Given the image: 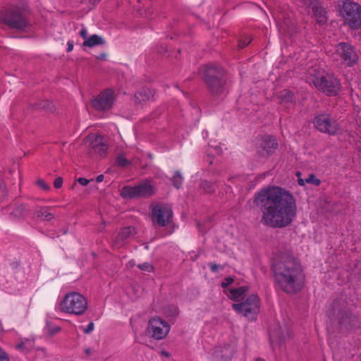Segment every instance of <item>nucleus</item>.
Returning <instances> with one entry per match:
<instances>
[{"label": "nucleus", "instance_id": "f257e3e1", "mask_svg": "<svg viewBox=\"0 0 361 361\" xmlns=\"http://www.w3.org/2000/svg\"><path fill=\"white\" fill-rule=\"evenodd\" d=\"M254 205L261 212V222L274 228L291 224L297 214L296 201L290 192L279 186H268L256 192Z\"/></svg>", "mask_w": 361, "mask_h": 361}, {"label": "nucleus", "instance_id": "f03ea898", "mask_svg": "<svg viewBox=\"0 0 361 361\" xmlns=\"http://www.w3.org/2000/svg\"><path fill=\"white\" fill-rule=\"evenodd\" d=\"M274 278L280 288L287 293L301 290L304 274L299 261L289 251L281 253L272 264Z\"/></svg>", "mask_w": 361, "mask_h": 361}, {"label": "nucleus", "instance_id": "7ed1b4c3", "mask_svg": "<svg viewBox=\"0 0 361 361\" xmlns=\"http://www.w3.org/2000/svg\"><path fill=\"white\" fill-rule=\"evenodd\" d=\"M328 317L337 324L342 334L355 331L360 329L361 322L358 315L348 307L345 299L338 298L332 301L326 312Z\"/></svg>", "mask_w": 361, "mask_h": 361}, {"label": "nucleus", "instance_id": "20e7f679", "mask_svg": "<svg viewBox=\"0 0 361 361\" xmlns=\"http://www.w3.org/2000/svg\"><path fill=\"white\" fill-rule=\"evenodd\" d=\"M200 72L209 92L214 97H219L226 92L228 77L226 71L222 67L208 63L201 67Z\"/></svg>", "mask_w": 361, "mask_h": 361}, {"label": "nucleus", "instance_id": "39448f33", "mask_svg": "<svg viewBox=\"0 0 361 361\" xmlns=\"http://www.w3.org/2000/svg\"><path fill=\"white\" fill-rule=\"evenodd\" d=\"M311 82L314 87L328 97L336 96L341 90V83L334 75L324 70L312 68L309 71Z\"/></svg>", "mask_w": 361, "mask_h": 361}, {"label": "nucleus", "instance_id": "423d86ee", "mask_svg": "<svg viewBox=\"0 0 361 361\" xmlns=\"http://www.w3.org/2000/svg\"><path fill=\"white\" fill-rule=\"evenodd\" d=\"M27 11V6L8 8L0 12V20L11 29L24 31L30 25Z\"/></svg>", "mask_w": 361, "mask_h": 361}, {"label": "nucleus", "instance_id": "0eeeda50", "mask_svg": "<svg viewBox=\"0 0 361 361\" xmlns=\"http://www.w3.org/2000/svg\"><path fill=\"white\" fill-rule=\"evenodd\" d=\"M343 23L351 30H357L361 28V6L350 0L343 1L339 10Z\"/></svg>", "mask_w": 361, "mask_h": 361}, {"label": "nucleus", "instance_id": "6e6552de", "mask_svg": "<svg viewBox=\"0 0 361 361\" xmlns=\"http://www.w3.org/2000/svg\"><path fill=\"white\" fill-rule=\"evenodd\" d=\"M87 301L80 293H71L67 294L61 302V310L63 312L82 314L87 309Z\"/></svg>", "mask_w": 361, "mask_h": 361}, {"label": "nucleus", "instance_id": "1a4fd4ad", "mask_svg": "<svg viewBox=\"0 0 361 361\" xmlns=\"http://www.w3.org/2000/svg\"><path fill=\"white\" fill-rule=\"evenodd\" d=\"M232 307L249 319H253L259 311V298L256 294H252L244 302L233 304Z\"/></svg>", "mask_w": 361, "mask_h": 361}, {"label": "nucleus", "instance_id": "9d476101", "mask_svg": "<svg viewBox=\"0 0 361 361\" xmlns=\"http://www.w3.org/2000/svg\"><path fill=\"white\" fill-rule=\"evenodd\" d=\"M314 126L320 132L335 135L340 129L337 121L333 119L329 114H322L315 116L313 120Z\"/></svg>", "mask_w": 361, "mask_h": 361}, {"label": "nucleus", "instance_id": "9b49d317", "mask_svg": "<svg viewBox=\"0 0 361 361\" xmlns=\"http://www.w3.org/2000/svg\"><path fill=\"white\" fill-rule=\"evenodd\" d=\"M336 51L343 63L349 67L355 65L359 59L354 46L348 42H340L337 44Z\"/></svg>", "mask_w": 361, "mask_h": 361}, {"label": "nucleus", "instance_id": "f8f14e48", "mask_svg": "<svg viewBox=\"0 0 361 361\" xmlns=\"http://www.w3.org/2000/svg\"><path fill=\"white\" fill-rule=\"evenodd\" d=\"M114 102V92L110 90L106 89L96 97L91 99V105L92 108L98 111H105L109 110Z\"/></svg>", "mask_w": 361, "mask_h": 361}, {"label": "nucleus", "instance_id": "ddd939ff", "mask_svg": "<svg viewBox=\"0 0 361 361\" xmlns=\"http://www.w3.org/2000/svg\"><path fill=\"white\" fill-rule=\"evenodd\" d=\"M148 325L149 333L157 340L165 338L170 331L169 324L159 317L151 319Z\"/></svg>", "mask_w": 361, "mask_h": 361}, {"label": "nucleus", "instance_id": "4468645a", "mask_svg": "<svg viewBox=\"0 0 361 361\" xmlns=\"http://www.w3.org/2000/svg\"><path fill=\"white\" fill-rule=\"evenodd\" d=\"M153 220L160 226H166L172 216L171 209L166 206L156 205L152 209Z\"/></svg>", "mask_w": 361, "mask_h": 361}, {"label": "nucleus", "instance_id": "2eb2a0df", "mask_svg": "<svg viewBox=\"0 0 361 361\" xmlns=\"http://www.w3.org/2000/svg\"><path fill=\"white\" fill-rule=\"evenodd\" d=\"M108 146L104 142V137L96 135L90 142L88 154L91 156L97 155L99 158L104 157L107 153Z\"/></svg>", "mask_w": 361, "mask_h": 361}, {"label": "nucleus", "instance_id": "dca6fc26", "mask_svg": "<svg viewBox=\"0 0 361 361\" xmlns=\"http://www.w3.org/2000/svg\"><path fill=\"white\" fill-rule=\"evenodd\" d=\"M277 147L278 143L274 137H266L262 140L257 146V154L260 157H268L274 152Z\"/></svg>", "mask_w": 361, "mask_h": 361}, {"label": "nucleus", "instance_id": "f3484780", "mask_svg": "<svg viewBox=\"0 0 361 361\" xmlns=\"http://www.w3.org/2000/svg\"><path fill=\"white\" fill-rule=\"evenodd\" d=\"M155 192L154 187L148 179L143 180L137 185V197L148 198Z\"/></svg>", "mask_w": 361, "mask_h": 361}, {"label": "nucleus", "instance_id": "a211bd4d", "mask_svg": "<svg viewBox=\"0 0 361 361\" xmlns=\"http://www.w3.org/2000/svg\"><path fill=\"white\" fill-rule=\"evenodd\" d=\"M312 12L317 23L324 25L326 23L327 12L320 1L312 7Z\"/></svg>", "mask_w": 361, "mask_h": 361}, {"label": "nucleus", "instance_id": "6ab92c4d", "mask_svg": "<svg viewBox=\"0 0 361 361\" xmlns=\"http://www.w3.org/2000/svg\"><path fill=\"white\" fill-rule=\"evenodd\" d=\"M131 230H135L133 226H128L123 228L115 237L113 241V246L116 248H119L123 246L126 240L130 236L131 233Z\"/></svg>", "mask_w": 361, "mask_h": 361}, {"label": "nucleus", "instance_id": "aec40b11", "mask_svg": "<svg viewBox=\"0 0 361 361\" xmlns=\"http://www.w3.org/2000/svg\"><path fill=\"white\" fill-rule=\"evenodd\" d=\"M32 109H42L47 112L53 113L56 111V106L49 100H43L30 105Z\"/></svg>", "mask_w": 361, "mask_h": 361}, {"label": "nucleus", "instance_id": "412c9836", "mask_svg": "<svg viewBox=\"0 0 361 361\" xmlns=\"http://www.w3.org/2000/svg\"><path fill=\"white\" fill-rule=\"evenodd\" d=\"M279 99L281 103L284 104L295 103V99L293 92L288 90H283L280 92Z\"/></svg>", "mask_w": 361, "mask_h": 361}, {"label": "nucleus", "instance_id": "4be33fe9", "mask_svg": "<svg viewBox=\"0 0 361 361\" xmlns=\"http://www.w3.org/2000/svg\"><path fill=\"white\" fill-rule=\"evenodd\" d=\"M29 212L30 210L26 208L25 204H17L11 212V216L16 219H23Z\"/></svg>", "mask_w": 361, "mask_h": 361}, {"label": "nucleus", "instance_id": "5701e85b", "mask_svg": "<svg viewBox=\"0 0 361 361\" xmlns=\"http://www.w3.org/2000/svg\"><path fill=\"white\" fill-rule=\"evenodd\" d=\"M105 41L102 37L97 35H91L88 39L84 41V47H93L97 45L104 44Z\"/></svg>", "mask_w": 361, "mask_h": 361}, {"label": "nucleus", "instance_id": "b1692460", "mask_svg": "<svg viewBox=\"0 0 361 361\" xmlns=\"http://www.w3.org/2000/svg\"><path fill=\"white\" fill-rule=\"evenodd\" d=\"M154 94V91L153 90H151L147 87H142L139 90L140 98L137 97V99H139L140 102H145L153 97Z\"/></svg>", "mask_w": 361, "mask_h": 361}, {"label": "nucleus", "instance_id": "393cba45", "mask_svg": "<svg viewBox=\"0 0 361 361\" xmlns=\"http://www.w3.org/2000/svg\"><path fill=\"white\" fill-rule=\"evenodd\" d=\"M121 195L125 200L133 199L135 197V186L126 185L122 188Z\"/></svg>", "mask_w": 361, "mask_h": 361}, {"label": "nucleus", "instance_id": "a878e982", "mask_svg": "<svg viewBox=\"0 0 361 361\" xmlns=\"http://www.w3.org/2000/svg\"><path fill=\"white\" fill-rule=\"evenodd\" d=\"M249 289L247 286H243L237 288H232L230 290L231 294V298L233 300H238L239 298L246 293Z\"/></svg>", "mask_w": 361, "mask_h": 361}, {"label": "nucleus", "instance_id": "bb28decb", "mask_svg": "<svg viewBox=\"0 0 361 361\" xmlns=\"http://www.w3.org/2000/svg\"><path fill=\"white\" fill-rule=\"evenodd\" d=\"M130 161L127 159L122 154H118L116 158V164L118 167L126 168L130 164Z\"/></svg>", "mask_w": 361, "mask_h": 361}, {"label": "nucleus", "instance_id": "cd10ccee", "mask_svg": "<svg viewBox=\"0 0 361 361\" xmlns=\"http://www.w3.org/2000/svg\"><path fill=\"white\" fill-rule=\"evenodd\" d=\"M200 188L207 193L214 191V185L207 180H202L200 183Z\"/></svg>", "mask_w": 361, "mask_h": 361}, {"label": "nucleus", "instance_id": "c85d7f7f", "mask_svg": "<svg viewBox=\"0 0 361 361\" xmlns=\"http://www.w3.org/2000/svg\"><path fill=\"white\" fill-rule=\"evenodd\" d=\"M306 183H310L315 186H318L321 183V180L316 177L314 173H310L308 176V178H305Z\"/></svg>", "mask_w": 361, "mask_h": 361}, {"label": "nucleus", "instance_id": "c756f323", "mask_svg": "<svg viewBox=\"0 0 361 361\" xmlns=\"http://www.w3.org/2000/svg\"><path fill=\"white\" fill-rule=\"evenodd\" d=\"M182 180H183V178L180 176V173L178 171H176V174L174 175V176L172 178V182H173V185L177 189L180 188V186L182 185Z\"/></svg>", "mask_w": 361, "mask_h": 361}, {"label": "nucleus", "instance_id": "7c9ffc66", "mask_svg": "<svg viewBox=\"0 0 361 361\" xmlns=\"http://www.w3.org/2000/svg\"><path fill=\"white\" fill-rule=\"evenodd\" d=\"M8 195V190L5 182L0 179V200H2L6 197Z\"/></svg>", "mask_w": 361, "mask_h": 361}, {"label": "nucleus", "instance_id": "2f4dec72", "mask_svg": "<svg viewBox=\"0 0 361 361\" xmlns=\"http://www.w3.org/2000/svg\"><path fill=\"white\" fill-rule=\"evenodd\" d=\"M138 268L141 270L147 272H152L154 269L152 265H151L149 263H143L141 264H139Z\"/></svg>", "mask_w": 361, "mask_h": 361}, {"label": "nucleus", "instance_id": "473e14b6", "mask_svg": "<svg viewBox=\"0 0 361 361\" xmlns=\"http://www.w3.org/2000/svg\"><path fill=\"white\" fill-rule=\"evenodd\" d=\"M252 39L249 37H245V39H240L238 42V47L240 49L245 47L251 42Z\"/></svg>", "mask_w": 361, "mask_h": 361}, {"label": "nucleus", "instance_id": "72a5a7b5", "mask_svg": "<svg viewBox=\"0 0 361 361\" xmlns=\"http://www.w3.org/2000/svg\"><path fill=\"white\" fill-rule=\"evenodd\" d=\"M36 185L40 187L44 190H49L50 187L48 184L45 183V181L42 179H37L36 180Z\"/></svg>", "mask_w": 361, "mask_h": 361}, {"label": "nucleus", "instance_id": "f704fd0d", "mask_svg": "<svg viewBox=\"0 0 361 361\" xmlns=\"http://www.w3.org/2000/svg\"><path fill=\"white\" fill-rule=\"evenodd\" d=\"M320 0H301V1L303 3V4L307 7V8H312L313 6H314L317 2H319Z\"/></svg>", "mask_w": 361, "mask_h": 361}, {"label": "nucleus", "instance_id": "c9c22d12", "mask_svg": "<svg viewBox=\"0 0 361 361\" xmlns=\"http://www.w3.org/2000/svg\"><path fill=\"white\" fill-rule=\"evenodd\" d=\"M0 361H10L8 353L0 346Z\"/></svg>", "mask_w": 361, "mask_h": 361}, {"label": "nucleus", "instance_id": "e433bc0d", "mask_svg": "<svg viewBox=\"0 0 361 361\" xmlns=\"http://www.w3.org/2000/svg\"><path fill=\"white\" fill-rule=\"evenodd\" d=\"M47 325L49 328V334L50 336H54V334H56V333H58L61 331V327H59V326H55L53 329L50 328L49 322H47Z\"/></svg>", "mask_w": 361, "mask_h": 361}, {"label": "nucleus", "instance_id": "4c0bfd02", "mask_svg": "<svg viewBox=\"0 0 361 361\" xmlns=\"http://www.w3.org/2000/svg\"><path fill=\"white\" fill-rule=\"evenodd\" d=\"M63 185V178L61 177H58L56 178L54 181V186L59 189L60 188H61Z\"/></svg>", "mask_w": 361, "mask_h": 361}, {"label": "nucleus", "instance_id": "58836bf2", "mask_svg": "<svg viewBox=\"0 0 361 361\" xmlns=\"http://www.w3.org/2000/svg\"><path fill=\"white\" fill-rule=\"evenodd\" d=\"M233 282V279L231 277H226L224 279V281L221 283V286L223 288H226L230 284H231Z\"/></svg>", "mask_w": 361, "mask_h": 361}, {"label": "nucleus", "instance_id": "ea45409f", "mask_svg": "<svg viewBox=\"0 0 361 361\" xmlns=\"http://www.w3.org/2000/svg\"><path fill=\"white\" fill-rule=\"evenodd\" d=\"M94 329V323L93 322H90L88 325H87V327L84 329V333L85 334H90V332H92Z\"/></svg>", "mask_w": 361, "mask_h": 361}, {"label": "nucleus", "instance_id": "a19ab883", "mask_svg": "<svg viewBox=\"0 0 361 361\" xmlns=\"http://www.w3.org/2000/svg\"><path fill=\"white\" fill-rule=\"evenodd\" d=\"M77 181L83 186H86L90 183V180L85 178H79Z\"/></svg>", "mask_w": 361, "mask_h": 361}, {"label": "nucleus", "instance_id": "79ce46f5", "mask_svg": "<svg viewBox=\"0 0 361 361\" xmlns=\"http://www.w3.org/2000/svg\"><path fill=\"white\" fill-rule=\"evenodd\" d=\"M80 35L81 37H82L85 40L88 39L87 37V31L85 28H82L80 32Z\"/></svg>", "mask_w": 361, "mask_h": 361}, {"label": "nucleus", "instance_id": "37998d69", "mask_svg": "<svg viewBox=\"0 0 361 361\" xmlns=\"http://www.w3.org/2000/svg\"><path fill=\"white\" fill-rule=\"evenodd\" d=\"M137 15H140V16H144V15H145L146 17H147V11H146V10H145V11H144V13H143V12H142V10L140 8V6H138L137 5Z\"/></svg>", "mask_w": 361, "mask_h": 361}, {"label": "nucleus", "instance_id": "c03bdc74", "mask_svg": "<svg viewBox=\"0 0 361 361\" xmlns=\"http://www.w3.org/2000/svg\"><path fill=\"white\" fill-rule=\"evenodd\" d=\"M209 266H210V269L212 272H216L219 267V265L216 264H212V263L209 264Z\"/></svg>", "mask_w": 361, "mask_h": 361}, {"label": "nucleus", "instance_id": "a18cd8bd", "mask_svg": "<svg viewBox=\"0 0 361 361\" xmlns=\"http://www.w3.org/2000/svg\"><path fill=\"white\" fill-rule=\"evenodd\" d=\"M273 336L278 337L279 342L280 344L285 341V336L283 335H281V334H278L276 335L273 334Z\"/></svg>", "mask_w": 361, "mask_h": 361}, {"label": "nucleus", "instance_id": "49530a36", "mask_svg": "<svg viewBox=\"0 0 361 361\" xmlns=\"http://www.w3.org/2000/svg\"><path fill=\"white\" fill-rule=\"evenodd\" d=\"M54 218V215L51 213H46L44 215V220L49 221Z\"/></svg>", "mask_w": 361, "mask_h": 361}, {"label": "nucleus", "instance_id": "de8ad7c7", "mask_svg": "<svg viewBox=\"0 0 361 361\" xmlns=\"http://www.w3.org/2000/svg\"><path fill=\"white\" fill-rule=\"evenodd\" d=\"M47 213L45 209H41L37 212V217H43Z\"/></svg>", "mask_w": 361, "mask_h": 361}, {"label": "nucleus", "instance_id": "09e8293b", "mask_svg": "<svg viewBox=\"0 0 361 361\" xmlns=\"http://www.w3.org/2000/svg\"><path fill=\"white\" fill-rule=\"evenodd\" d=\"M73 42H68V48H67V51L68 52H70L73 50Z\"/></svg>", "mask_w": 361, "mask_h": 361}, {"label": "nucleus", "instance_id": "8fccbe9b", "mask_svg": "<svg viewBox=\"0 0 361 361\" xmlns=\"http://www.w3.org/2000/svg\"><path fill=\"white\" fill-rule=\"evenodd\" d=\"M24 346H25V343L23 342H20V343H18L16 348V349L18 350H23L24 349Z\"/></svg>", "mask_w": 361, "mask_h": 361}, {"label": "nucleus", "instance_id": "3c124183", "mask_svg": "<svg viewBox=\"0 0 361 361\" xmlns=\"http://www.w3.org/2000/svg\"><path fill=\"white\" fill-rule=\"evenodd\" d=\"M298 184H299L300 185H301V186H304V185H305V183H306V182H305V179H302V178H299L298 179Z\"/></svg>", "mask_w": 361, "mask_h": 361}, {"label": "nucleus", "instance_id": "603ef678", "mask_svg": "<svg viewBox=\"0 0 361 361\" xmlns=\"http://www.w3.org/2000/svg\"><path fill=\"white\" fill-rule=\"evenodd\" d=\"M104 178V175H103V174H100V175H99V176L97 177V178H96V181H97V183H100V182L103 181Z\"/></svg>", "mask_w": 361, "mask_h": 361}, {"label": "nucleus", "instance_id": "864d4df0", "mask_svg": "<svg viewBox=\"0 0 361 361\" xmlns=\"http://www.w3.org/2000/svg\"><path fill=\"white\" fill-rule=\"evenodd\" d=\"M85 353L86 354V355L89 356L91 354V349L90 348H86L85 350Z\"/></svg>", "mask_w": 361, "mask_h": 361}, {"label": "nucleus", "instance_id": "5fc2aeb1", "mask_svg": "<svg viewBox=\"0 0 361 361\" xmlns=\"http://www.w3.org/2000/svg\"><path fill=\"white\" fill-rule=\"evenodd\" d=\"M161 355H164V356H166V357H169L170 356V354L168 352L165 351V350H162L161 351Z\"/></svg>", "mask_w": 361, "mask_h": 361}, {"label": "nucleus", "instance_id": "6e6d98bb", "mask_svg": "<svg viewBox=\"0 0 361 361\" xmlns=\"http://www.w3.org/2000/svg\"><path fill=\"white\" fill-rule=\"evenodd\" d=\"M106 57L105 54H101L97 58L99 59H104Z\"/></svg>", "mask_w": 361, "mask_h": 361}, {"label": "nucleus", "instance_id": "4d7b16f0", "mask_svg": "<svg viewBox=\"0 0 361 361\" xmlns=\"http://www.w3.org/2000/svg\"><path fill=\"white\" fill-rule=\"evenodd\" d=\"M225 349H234V347H233L231 345H228L225 346Z\"/></svg>", "mask_w": 361, "mask_h": 361}, {"label": "nucleus", "instance_id": "13d9d810", "mask_svg": "<svg viewBox=\"0 0 361 361\" xmlns=\"http://www.w3.org/2000/svg\"><path fill=\"white\" fill-rule=\"evenodd\" d=\"M301 174H302V173H301V172H300V171H297V172H296V173H295L296 176H297L298 178H300Z\"/></svg>", "mask_w": 361, "mask_h": 361}, {"label": "nucleus", "instance_id": "bf43d9fd", "mask_svg": "<svg viewBox=\"0 0 361 361\" xmlns=\"http://www.w3.org/2000/svg\"><path fill=\"white\" fill-rule=\"evenodd\" d=\"M133 318H130V324L132 327V329H133Z\"/></svg>", "mask_w": 361, "mask_h": 361}, {"label": "nucleus", "instance_id": "052dcab7", "mask_svg": "<svg viewBox=\"0 0 361 361\" xmlns=\"http://www.w3.org/2000/svg\"><path fill=\"white\" fill-rule=\"evenodd\" d=\"M94 4H97L98 2H99L101 0H91Z\"/></svg>", "mask_w": 361, "mask_h": 361}, {"label": "nucleus", "instance_id": "680f3d73", "mask_svg": "<svg viewBox=\"0 0 361 361\" xmlns=\"http://www.w3.org/2000/svg\"><path fill=\"white\" fill-rule=\"evenodd\" d=\"M255 361H264V360L261 359V358H257L255 360Z\"/></svg>", "mask_w": 361, "mask_h": 361}, {"label": "nucleus", "instance_id": "e2e57ef3", "mask_svg": "<svg viewBox=\"0 0 361 361\" xmlns=\"http://www.w3.org/2000/svg\"><path fill=\"white\" fill-rule=\"evenodd\" d=\"M75 185H76V183H74L71 185V188H72V189H73V188H74Z\"/></svg>", "mask_w": 361, "mask_h": 361}]
</instances>
